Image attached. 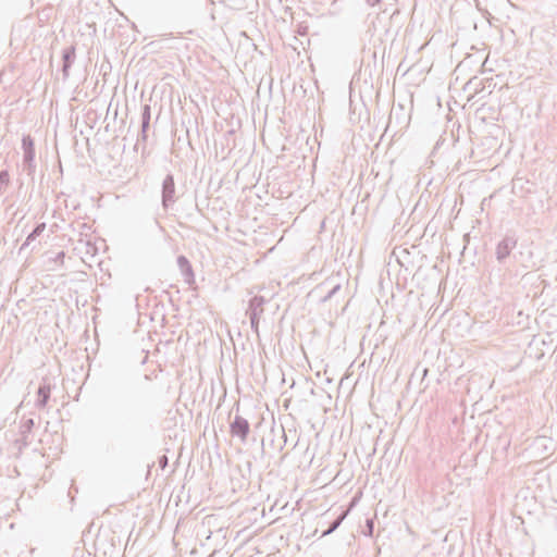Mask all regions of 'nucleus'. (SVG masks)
<instances>
[{
    "label": "nucleus",
    "instance_id": "f257e3e1",
    "mask_svg": "<svg viewBox=\"0 0 557 557\" xmlns=\"http://www.w3.org/2000/svg\"><path fill=\"white\" fill-rule=\"evenodd\" d=\"M268 300L263 296H253L249 302L248 308L246 310V314L250 320V326L252 332L259 337V322L260 318L264 312V305Z\"/></svg>",
    "mask_w": 557,
    "mask_h": 557
},
{
    "label": "nucleus",
    "instance_id": "f03ea898",
    "mask_svg": "<svg viewBox=\"0 0 557 557\" xmlns=\"http://www.w3.org/2000/svg\"><path fill=\"white\" fill-rule=\"evenodd\" d=\"M518 245V237L515 233H507L496 245L495 257L498 263L505 264L513 249Z\"/></svg>",
    "mask_w": 557,
    "mask_h": 557
},
{
    "label": "nucleus",
    "instance_id": "7ed1b4c3",
    "mask_svg": "<svg viewBox=\"0 0 557 557\" xmlns=\"http://www.w3.org/2000/svg\"><path fill=\"white\" fill-rule=\"evenodd\" d=\"M250 432V424L248 420L239 414H236L230 423V433L233 437H237L240 443L247 442Z\"/></svg>",
    "mask_w": 557,
    "mask_h": 557
},
{
    "label": "nucleus",
    "instance_id": "20e7f679",
    "mask_svg": "<svg viewBox=\"0 0 557 557\" xmlns=\"http://www.w3.org/2000/svg\"><path fill=\"white\" fill-rule=\"evenodd\" d=\"M176 201L175 182L172 174H168L162 182L161 202L164 210H168Z\"/></svg>",
    "mask_w": 557,
    "mask_h": 557
},
{
    "label": "nucleus",
    "instance_id": "39448f33",
    "mask_svg": "<svg viewBox=\"0 0 557 557\" xmlns=\"http://www.w3.org/2000/svg\"><path fill=\"white\" fill-rule=\"evenodd\" d=\"M341 288H342V285L339 282H335L334 278H327L323 283H321L319 286H317L315 290L323 293V296L321 297V301L325 302V301L330 300Z\"/></svg>",
    "mask_w": 557,
    "mask_h": 557
},
{
    "label": "nucleus",
    "instance_id": "423d86ee",
    "mask_svg": "<svg viewBox=\"0 0 557 557\" xmlns=\"http://www.w3.org/2000/svg\"><path fill=\"white\" fill-rule=\"evenodd\" d=\"M51 394V385L48 381V379H42L41 383L38 386L37 389V398L35 401V407L38 409H44L49 399Z\"/></svg>",
    "mask_w": 557,
    "mask_h": 557
},
{
    "label": "nucleus",
    "instance_id": "0eeeda50",
    "mask_svg": "<svg viewBox=\"0 0 557 557\" xmlns=\"http://www.w3.org/2000/svg\"><path fill=\"white\" fill-rule=\"evenodd\" d=\"M177 265L184 277V282L188 285L195 283V273L189 260L185 256L177 257Z\"/></svg>",
    "mask_w": 557,
    "mask_h": 557
},
{
    "label": "nucleus",
    "instance_id": "6e6552de",
    "mask_svg": "<svg viewBox=\"0 0 557 557\" xmlns=\"http://www.w3.org/2000/svg\"><path fill=\"white\" fill-rule=\"evenodd\" d=\"M22 148L24 151L23 164H29L32 166V163L35 160V144L34 139L29 135L23 136Z\"/></svg>",
    "mask_w": 557,
    "mask_h": 557
},
{
    "label": "nucleus",
    "instance_id": "1a4fd4ad",
    "mask_svg": "<svg viewBox=\"0 0 557 557\" xmlns=\"http://www.w3.org/2000/svg\"><path fill=\"white\" fill-rule=\"evenodd\" d=\"M75 47L74 46H70L67 48H65L63 50V53H62V73H63V78L66 79L69 77V72H70V69L72 66V64L74 63V60H75Z\"/></svg>",
    "mask_w": 557,
    "mask_h": 557
},
{
    "label": "nucleus",
    "instance_id": "9d476101",
    "mask_svg": "<svg viewBox=\"0 0 557 557\" xmlns=\"http://www.w3.org/2000/svg\"><path fill=\"white\" fill-rule=\"evenodd\" d=\"M34 426H35V421L33 418L23 419L21 421V425H20L22 438L18 440L17 443H21L23 446H27L28 445L27 437H28V434H30V432L33 431Z\"/></svg>",
    "mask_w": 557,
    "mask_h": 557
},
{
    "label": "nucleus",
    "instance_id": "9b49d317",
    "mask_svg": "<svg viewBox=\"0 0 557 557\" xmlns=\"http://www.w3.org/2000/svg\"><path fill=\"white\" fill-rule=\"evenodd\" d=\"M46 230V223L41 222L38 223L35 228L27 235L25 242L20 248V252L23 251L26 247H28L38 236L42 234V232Z\"/></svg>",
    "mask_w": 557,
    "mask_h": 557
},
{
    "label": "nucleus",
    "instance_id": "f8f14e48",
    "mask_svg": "<svg viewBox=\"0 0 557 557\" xmlns=\"http://www.w3.org/2000/svg\"><path fill=\"white\" fill-rule=\"evenodd\" d=\"M141 123H140V131L143 133H148V129L150 127V121H151V107L150 104H144L141 109Z\"/></svg>",
    "mask_w": 557,
    "mask_h": 557
},
{
    "label": "nucleus",
    "instance_id": "ddd939ff",
    "mask_svg": "<svg viewBox=\"0 0 557 557\" xmlns=\"http://www.w3.org/2000/svg\"><path fill=\"white\" fill-rule=\"evenodd\" d=\"M348 512H349L348 509L342 511V513L334 521H332L330 523L329 528L322 532L321 537L327 536V535L332 534L335 530H337L338 527L342 524V522L346 519Z\"/></svg>",
    "mask_w": 557,
    "mask_h": 557
},
{
    "label": "nucleus",
    "instance_id": "4468645a",
    "mask_svg": "<svg viewBox=\"0 0 557 557\" xmlns=\"http://www.w3.org/2000/svg\"><path fill=\"white\" fill-rule=\"evenodd\" d=\"M147 139H148V133H143V131H140L137 135V140H136V144H135V150H139L141 149V156L144 157L146 154V144H147Z\"/></svg>",
    "mask_w": 557,
    "mask_h": 557
},
{
    "label": "nucleus",
    "instance_id": "2eb2a0df",
    "mask_svg": "<svg viewBox=\"0 0 557 557\" xmlns=\"http://www.w3.org/2000/svg\"><path fill=\"white\" fill-rule=\"evenodd\" d=\"M10 183V175L7 170L0 171V194L4 193V187H7Z\"/></svg>",
    "mask_w": 557,
    "mask_h": 557
},
{
    "label": "nucleus",
    "instance_id": "dca6fc26",
    "mask_svg": "<svg viewBox=\"0 0 557 557\" xmlns=\"http://www.w3.org/2000/svg\"><path fill=\"white\" fill-rule=\"evenodd\" d=\"M65 252L59 251L53 258H50L49 260L51 262H54L55 264L62 265L64 262Z\"/></svg>",
    "mask_w": 557,
    "mask_h": 557
},
{
    "label": "nucleus",
    "instance_id": "f3484780",
    "mask_svg": "<svg viewBox=\"0 0 557 557\" xmlns=\"http://www.w3.org/2000/svg\"><path fill=\"white\" fill-rule=\"evenodd\" d=\"M366 527H367V535H372L373 533V529H374V521L372 519H368L367 520V523H366Z\"/></svg>",
    "mask_w": 557,
    "mask_h": 557
},
{
    "label": "nucleus",
    "instance_id": "a211bd4d",
    "mask_svg": "<svg viewBox=\"0 0 557 557\" xmlns=\"http://www.w3.org/2000/svg\"><path fill=\"white\" fill-rule=\"evenodd\" d=\"M158 462L161 469H165V467L168 466V457L165 455L161 456Z\"/></svg>",
    "mask_w": 557,
    "mask_h": 557
},
{
    "label": "nucleus",
    "instance_id": "6ab92c4d",
    "mask_svg": "<svg viewBox=\"0 0 557 557\" xmlns=\"http://www.w3.org/2000/svg\"><path fill=\"white\" fill-rule=\"evenodd\" d=\"M24 170L27 171V174L30 175L35 171V164L32 163V166L29 164H24Z\"/></svg>",
    "mask_w": 557,
    "mask_h": 557
},
{
    "label": "nucleus",
    "instance_id": "aec40b11",
    "mask_svg": "<svg viewBox=\"0 0 557 557\" xmlns=\"http://www.w3.org/2000/svg\"><path fill=\"white\" fill-rule=\"evenodd\" d=\"M369 7H375L382 2V0H364Z\"/></svg>",
    "mask_w": 557,
    "mask_h": 557
},
{
    "label": "nucleus",
    "instance_id": "412c9836",
    "mask_svg": "<svg viewBox=\"0 0 557 557\" xmlns=\"http://www.w3.org/2000/svg\"><path fill=\"white\" fill-rule=\"evenodd\" d=\"M545 440H546L545 437H539V438H536L535 443L542 445Z\"/></svg>",
    "mask_w": 557,
    "mask_h": 557
},
{
    "label": "nucleus",
    "instance_id": "4be33fe9",
    "mask_svg": "<svg viewBox=\"0 0 557 557\" xmlns=\"http://www.w3.org/2000/svg\"><path fill=\"white\" fill-rule=\"evenodd\" d=\"M282 432H283V436L286 438V433H285L284 429H282Z\"/></svg>",
    "mask_w": 557,
    "mask_h": 557
}]
</instances>
